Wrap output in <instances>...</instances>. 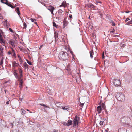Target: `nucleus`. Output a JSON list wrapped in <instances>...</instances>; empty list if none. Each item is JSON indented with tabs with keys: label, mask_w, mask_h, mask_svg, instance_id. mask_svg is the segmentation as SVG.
I'll return each instance as SVG.
<instances>
[{
	"label": "nucleus",
	"mask_w": 132,
	"mask_h": 132,
	"mask_svg": "<svg viewBox=\"0 0 132 132\" xmlns=\"http://www.w3.org/2000/svg\"><path fill=\"white\" fill-rule=\"evenodd\" d=\"M62 109L63 110H66L67 111H68L69 109V107L68 106H66L65 107H63Z\"/></svg>",
	"instance_id": "25"
},
{
	"label": "nucleus",
	"mask_w": 132,
	"mask_h": 132,
	"mask_svg": "<svg viewBox=\"0 0 132 132\" xmlns=\"http://www.w3.org/2000/svg\"><path fill=\"white\" fill-rule=\"evenodd\" d=\"M22 86H19V87H20V88L21 89L22 88Z\"/></svg>",
	"instance_id": "63"
},
{
	"label": "nucleus",
	"mask_w": 132,
	"mask_h": 132,
	"mask_svg": "<svg viewBox=\"0 0 132 132\" xmlns=\"http://www.w3.org/2000/svg\"><path fill=\"white\" fill-rule=\"evenodd\" d=\"M125 46V44H123V45H121V47H124Z\"/></svg>",
	"instance_id": "57"
},
{
	"label": "nucleus",
	"mask_w": 132,
	"mask_h": 132,
	"mask_svg": "<svg viewBox=\"0 0 132 132\" xmlns=\"http://www.w3.org/2000/svg\"><path fill=\"white\" fill-rule=\"evenodd\" d=\"M61 103L58 102L56 103V105L59 108H61L62 107L61 106Z\"/></svg>",
	"instance_id": "27"
},
{
	"label": "nucleus",
	"mask_w": 132,
	"mask_h": 132,
	"mask_svg": "<svg viewBox=\"0 0 132 132\" xmlns=\"http://www.w3.org/2000/svg\"><path fill=\"white\" fill-rule=\"evenodd\" d=\"M115 32V30L114 29H113L112 31H110V33H113Z\"/></svg>",
	"instance_id": "44"
},
{
	"label": "nucleus",
	"mask_w": 132,
	"mask_h": 132,
	"mask_svg": "<svg viewBox=\"0 0 132 132\" xmlns=\"http://www.w3.org/2000/svg\"><path fill=\"white\" fill-rule=\"evenodd\" d=\"M84 104V103H81L80 104V106H81L82 108H83Z\"/></svg>",
	"instance_id": "48"
},
{
	"label": "nucleus",
	"mask_w": 132,
	"mask_h": 132,
	"mask_svg": "<svg viewBox=\"0 0 132 132\" xmlns=\"http://www.w3.org/2000/svg\"><path fill=\"white\" fill-rule=\"evenodd\" d=\"M98 1H96L95 2V3L97 4V5H98Z\"/></svg>",
	"instance_id": "53"
},
{
	"label": "nucleus",
	"mask_w": 132,
	"mask_h": 132,
	"mask_svg": "<svg viewBox=\"0 0 132 132\" xmlns=\"http://www.w3.org/2000/svg\"><path fill=\"white\" fill-rule=\"evenodd\" d=\"M20 50L21 51H23V49L22 48H20Z\"/></svg>",
	"instance_id": "62"
},
{
	"label": "nucleus",
	"mask_w": 132,
	"mask_h": 132,
	"mask_svg": "<svg viewBox=\"0 0 132 132\" xmlns=\"http://www.w3.org/2000/svg\"><path fill=\"white\" fill-rule=\"evenodd\" d=\"M18 71H19V75H23L22 73L23 71L20 68L18 69Z\"/></svg>",
	"instance_id": "17"
},
{
	"label": "nucleus",
	"mask_w": 132,
	"mask_h": 132,
	"mask_svg": "<svg viewBox=\"0 0 132 132\" xmlns=\"http://www.w3.org/2000/svg\"><path fill=\"white\" fill-rule=\"evenodd\" d=\"M9 43L13 47H15V43L14 41L13 40H10L9 42Z\"/></svg>",
	"instance_id": "10"
},
{
	"label": "nucleus",
	"mask_w": 132,
	"mask_h": 132,
	"mask_svg": "<svg viewBox=\"0 0 132 132\" xmlns=\"http://www.w3.org/2000/svg\"><path fill=\"white\" fill-rule=\"evenodd\" d=\"M18 56L19 58V60L20 62V64H22L23 62V61L19 55H18Z\"/></svg>",
	"instance_id": "15"
},
{
	"label": "nucleus",
	"mask_w": 132,
	"mask_h": 132,
	"mask_svg": "<svg viewBox=\"0 0 132 132\" xmlns=\"http://www.w3.org/2000/svg\"><path fill=\"white\" fill-rule=\"evenodd\" d=\"M47 9L49 10L52 14V16L54 15L53 11L55 9L54 7L51 5L48 6H46Z\"/></svg>",
	"instance_id": "5"
},
{
	"label": "nucleus",
	"mask_w": 132,
	"mask_h": 132,
	"mask_svg": "<svg viewBox=\"0 0 132 132\" xmlns=\"http://www.w3.org/2000/svg\"><path fill=\"white\" fill-rule=\"evenodd\" d=\"M67 23L66 21H63V28H64L67 25Z\"/></svg>",
	"instance_id": "28"
},
{
	"label": "nucleus",
	"mask_w": 132,
	"mask_h": 132,
	"mask_svg": "<svg viewBox=\"0 0 132 132\" xmlns=\"http://www.w3.org/2000/svg\"><path fill=\"white\" fill-rule=\"evenodd\" d=\"M91 8H92L93 10H96V6H94L93 4H92Z\"/></svg>",
	"instance_id": "35"
},
{
	"label": "nucleus",
	"mask_w": 132,
	"mask_h": 132,
	"mask_svg": "<svg viewBox=\"0 0 132 132\" xmlns=\"http://www.w3.org/2000/svg\"><path fill=\"white\" fill-rule=\"evenodd\" d=\"M26 61L27 62V63L30 65H31L32 64V63L31 62L29 61L28 60H26Z\"/></svg>",
	"instance_id": "39"
},
{
	"label": "nucleus",
	"mask_w": 132,
	"mask_h": 132,
	"mask_svg": "<svg viewBox=\"0 0 132 132\" xmlns=\"http://www.w3.org/2000/svg\"><path fill=\"white\" fill-rule=\"evenodd\" d=\"M23 26H24V27L23 28L24 29H26L27 27V24L25 22H24L23 23Z\"/></svg>",
	"instance_id": "34"
},
{
	"label": "nucleus",
	"mask_w": 132,
	"mask_h": 132,
	"mask_svg": "<svg viewBox=\"0 0 132 132\" xmlns=\"http://www.w3.org/2000/svg\"><path fill=\"white\" fill-rule=\"evenodd\" d=\"M104 122V121H101L100 122V125H103V123Z\"/></svg>",
	"instance_id": "43"
},
{
	"label": "nucleus",
	"mask_w": 132,
	"mask_h": 132,
	"mask_svg": "<svg viewBox=\"0 0 132 132\" xmlns=\"http://www.w3.org/2000/svg\"><path fill=\"white\" fill-rule=\"evenodd\" d=\"M19 65V64L18 63H17L16 61H14L12 64L13 68V69H15V68L18 66Z\"/></svg>",
	"instance_id": "11"
},
{
	"label": "nucleus",
	"mask_w": 132,
	"mask_h": 132,
	"mask_svg": "<svg viewBox=\"0 0 132 132\" xmlns=\"http://www.w3.org/2000/svg\"><path fill=\"white\" fill-rule=\"evenodd\" d=\"M19 85L22 86L23 85V81H20Z\"/></svg>",
	"instance_id": "40"
},
{
	"label": "nucleus",
	"mask_w": 132,
	"mask_h": 132,
	"mask_svg": "<svg viewBox=\"0 0 132 132\" xmlns=\"http://www.w3.org/2000/svg\"><path fill=\"white\" fill-rule=\"evenodd\" d=\"M123 109V108L122 106H120L118 109V111L120 112H122Z\"/></svg>",
	"instance_id": "23"
},
{
	"label": "nucleus",
	"mask_w": 132,
	"mask_h": 132,
	"mask_svg": "<svg viewBox=\"0 0 132 132\" xmlns=\"http://www.w3.org/2000/svg\"><path fill=\"white\" fill-rule=\"evenodd\" d=\"M0 43L2 45H5V41L3 39V38L1 34H0Z\"/></svg>",
	"instance_id": "9"
},
{
	"label": "nucleus",
	"mask_w": 132,
	"mask_h": 132,
	"mask_svg": "<svg viewBox=\"0 0 132 132\" xmlns=\"http://www.w3.org/2000/svg\"><path fill=\"white\" fill-rule=\"evenodd\" d=\"M58 57L60 59L65 60L68 58V55L67 53L61 52L59 54Z\"/></svg>",
	"instance_id": "1"
},
{
	"label": "nucleus",
	"mask_w": 132,
	"mask_h": 132,
	"mask_svg": "<svg viewBox=\"0 0 132 132\" xmlns=\"http://www.w3.org/2000/svg\"><path fill=\"white\" fill-rule=\"evenodd\" d=\"M15 10L18 15H19L20 14V13L19 7H17L16 9H15Z\"/></svg>",
	"instance_id": "24"
},
{
	"label": "nucleus",
	"mask_w": 132,
	"mask_h": 132,
	"mask_svg": "<svg viewBox=\"0 0 132 132\" xmlns=\"http://www.w3.org/2000/svg\"><path fill=\"white\" fill-rule=\"evenodd\" d=\"M101 105L102 108L104 109L105 107V105L103 103H102L101 104Z\"/></svg>",
	"instance_id": "38"
},
{
	"label": "nucleus",
	"mask_w": 132,
	"mask_h": 132,
	"mask_svg": "<svg viewBox=\"0 0 132 132\" xmlns=\"http://www.w3.org/2000/svg\"><path fill=\"white\" fill-rule=\"evenodd\" d=\"M53 26H54L56 28H57L58 26L56 24L55 22H53Z\"/></svg>",
	"instance_id": "37"
},
{
	"label": "nucleus",
	"mask_w": 132,
	"mask_h": 132,
	"mask_svg": "<svg viewBox=\"0 0 132 132\" xmlns=\"http://www.w3.org/2000/svg\"><path fill=\"white\" fill-rule=\"evenodd\" d=\"M114 85L116 86H118L120 85L121 84V82L120 80L118 78L114 79Z\"/></svg>",
	"instance_id": "8"
},
{
	"label": "nucleus",
	"mask_w": 132,
	"mask_h": 132,
	"mask_svg": "<svg viewBox=\"0 0 132 132\" xmlns=\"http://www.w3.org/2000/svg\"><path fill=\"white\" fill-rule=\"evenodd\" d=\"M23 75H19V76H18V77H16V78L19 81H23Z\"/></svg>",
	"instance_id": "12"
},
{
	"label": "nucleus",
	"mask_w": 132,
	"mask_h": 132,
	"mask_svg": "<svg viewBox=\"0 0 132 132\" xmlns=\"http://www.w3.org/2000/svg\"><path fill=\"white\" fill-rule=\"evenodd\" d=\"M6 47L5 45H0V57L4 56V51L5 47Z\"/></svg>",
	"instance_id": "4"
},
{
	"label": "nucleus",
	"mask_w": 132,
	"mask_h": 132,
	"mask_svg": "<svg viewBox=\"0 0 132 132\" xmlns=\"http://www.w3.org/2000/svg\"><path fill=\"white\" fill-rule=\"evenodd\" d=\"M4 57H2L1 58V61H0V64L1 65H2L3 64V60H4Z\"/></svg>",
	"instance_id": "29"
},
{
	"label": "nucleus",
	"mask_w": 132,
	"mask_h": 132,
	"mask_svg": "<svg viewBox=\"0 0 132 132\" xmlns=\"http://www.w3.org/2000/svg\"><path fill=\"white\" fill-rule=\"evenodd\" d=\"M63 124L65 126H68V125L67 123L66 122H64L63 123Z\"/></svg>",
	"instance_id": "46"
},
{
	"label": "nucleus",
	"mask_w": 132,
	"mask_h": 132,
	"mask_svg": "<svg viewBox=\"0 0 132 132\" xmlns=\"http://www.w3.org/2000/svg\"><path fill=\"white\" fill-rule=\"evenodd\" d=\"M1 2L4 4H6L8 2L7 0H1Z\"/></svg>",
	"instance_id": "26"
},
{
	"label": "nucleus",
	"mask_w": 132,
	"mask_h": 132,
	"mask_svg": "<svg viewBox=\"0 0 132 132\" xmlns=\"http://www.w3.org/2000/svg\"><path fill=\"white\" fill-rule=\"evenodd\" d=\"M79 117H78L77 116H75L73 122L74 126H75L76 125H78V122H79Z\"/></svg>",
	"instance_id": "6"
},
{
	"label": "nucleus",
	"mask_w": 132,
	"mask_h": 132,
	"mask_svg": "<svg viewBox=\"0 0 132 132\" xmlns=\"http://www.w3.org/2000/svg\"><path fill=\"white\" fill-rule=\"evenodd\" d=\"M104 53L103 52L102 54V58L103 59L104 58Z\"/></svg>",
	"instance_id": "47"
},
{
	"label": "nucleus",
	"mask_w": 132,
	"mask_h": 132,
	"mask_svg": "<svg viewBox=\"0 0 132 132\" xmlns=\"http://www.w3.org/2000/svg\"><path fill=\"white\" fill-rule=\"evenodd\" d=\"M73 121L71 120H68L67 121V123L68 125V126H69L70 125H71Z\"/></svg>",
	"instance_id": "19"
},
{
	"label": "nucleus",
	"mask_w": 132,
	"mask_h": 132,
	"mask_svg": "<svg viewBox=\"0 0 132 132\" xmlns=\"http://www.w3.org/2000/svg\"><path fill=\"white\" fill-rule=\"evenodd\" d=\"M26 111L24 109H21V113L22 114H24L25 113Z\"/></svg>",
	"instance_id": "33"
},
{
	"label": "nucleus",
	"mask_w": 132,
	"mask_h": 132,
	"mask_svg": "<svg viewBox=\"0 0 132 132\" xmlns=\"http://www.w3.org/2000/svg\"><path fill=\"white\" fill-rule=\"evenodd\" d=\"M2 18L1 15V14H0V19H1Z\"/></svg>",
	"instance_id": "64"
},
{
	"label": "nucleus",
	"mask_w": 132,
	"mask_h": 132,
	"mask_svg": "<svg viewBox=\"0 0 132 132\" xmlns=\"http://www.w3.org/2000/svg\"><path fill=\"white\" fill-rule=\"evenodd\" d=\"M3 22L4 25L8 28L10 26V24L9 23H8L7 21V20L4 21H3Z\"/></svg>",
	"instance_id": "14"
},
{
	"label": "nucleus",
	"mask_w": 132,
	"mask_h": 132,
	"mask_svg": "<svg viewBox=\"0 0 132 132\" xmlns=\"http://www.w3.org/2000/svg\"><path fill=\"white\" fill-rule=\"evenodd\" d=\"M119 101H123L125 99V95L122 94H120L119 93H117L115 95Z\"/></svg>",
	"instance_id": "2"
},
{
	"label": "nucleus",
	"mask_w": 132,
	"mask_h": 132,
	"mask_svg": "<svg viewBox=\"0 0 132 132\" xmlns=\"http://www.w3.org/2000/svg\"><path fill=\"white\" fill-rule=\"evenodd\" d=\"M90 57L92 58L93 57L94 55V52L93 50H91L90 52Z\"/></svg>",
	"instance_id": "21"
},
{
	"label": "nucleus",
	"mask_w": 132,
	"mask_h": 132,
	"mask_svg": "<svg viewBox=\"0 0 132 132\" xmlns=\"http://www.w3.org/2000/svg\"><path fill=\"white\" fill-rule=\"evenodd\" d=\"M130 11H125V12L126 13H129V12H130Z\"/></svg>",
	"instance_id": "61"
},
{
	"label": "nucleus",
	"mask_w": 132,
	"mask_h": 132,
	"mask_svg": "<svg viewBox=\"0 0 132 132\" xmlns=\"http://www.w3.org/2000/svg\"><path fill=\"white\" fill-rule=\"evenodd\" d=\"M12 132H18V131L17 130H13V131Z\"/></svg>",
	"instance_id": "60"
},
{
	"label": "nucleus",
	"mask_w": 132,
	"mask_h": 132,
	"mask_svg": "<svg viewBox=\"0 0 132 132\" xmlns=\"http://www.w3.org/2000/svg\"><path fill=\"white\" fill-rule=\"evenodd\" d=\"M53 132H58V130L55 129H54L53 131Z\"/></svg>",
	"instance_id": "51"
},
{
	"label": "nucleus",
	"mask_w": 132,
	"mask_h": 132,
	"mask_svg": "<svg viewBox=\"0 0 132 132\" xmlns=\"http://www.w3.org/2000/svg\"><path fill=\"white\" fill-rule=\"evenodd\" d=\"M66 6V3L65 2L63 1L61 5L60 6V7L63 6L64 7H65Z\"/></svg>",
	"instance_id": "22"
},
{
	"label": "nucleus",
	"mask_w": 132,
	"mask_h": 132,
	"mask_svg": "<svg viewBox=\"0 0 132 132\" xmlns=\"http://www.w3.org/2000/svg\"><path fill=\"white\" fill-rule=\"evenodd\" d=\"M63 11L61 10H60L58 11V13L59 14V15L56 16V18L58 20H61L63 18V15L61 14V13L63 12Z\"/></svg>",
	"instance_id": "7"
},
{
	"label": "nucleus",
	"mask_w": 132,
	"mask_h": 132,
	"mask_svg": "<svg viewBox=\"0 0 132 132\" xmlns=\"http://www.w3.org/2000/svg\"><path fill=\"white\" fill-rule=\"evenodd\" d=\"M14 75L15 77L16 78V77H18V73H17V70H15V69H14Z\"/></svg>",
	"instance_id": "18"
},
{
	"label": "nucleus",
	"mask_w": 132,
	"mask_h": 132,
	"mask_svg": "<svg viewBox=\"0 0 132 132\" xmlns=\"http://www.w3.org/2000/svg\"><path fill=\"white\" fill-rule=\"evenodd\" d=\"M37 127H40V125L39 123H37Z\"/></svg>",
	"instance_id": "45"
},
{
	"label": "nucleus",
	"mask_w": 132,
	"mask_h": 132,
	"mask_svg": "<svg viewBox=\"0 0 132 132\" xmlns=\"http://www.w3.org/2000/svg\"><path fill=\"white\" fill-rule=\"evenodd\" d=\"M129 119L127 117H124L122 118L121 120V123L125 124H127Z\"/></svg>",
	"instance_id": "3"
},
{
	"label": "nucleus",
	"mask_w": 132,
	"mask_h": 132,
	"mask_svg": "<svg viewBox=\"0 0 132 132\" xmlns=\"http://www.w3.org/2000/svg\"><path fill=\"white\" fill-rule=\"evenodd\" d=\"M97 111L98 112V114L100 113L102 111V108L101 106V105H100L97 107Z\"/></svg>",
	"instance_id": "13"
},
{
	"label": "nucleus",
	"mask_w": 132,
	"mask_h": 132,
	"mask_svg": "<svg viewBox=\"0 0 132 132\" xmlns=\"http://www.w3.org/2000/svg\"><path fill=\"white\" fill-rule=\"evenodd\" d=\"M112 25L113 26H115V23L113 21H112Z\"/></svg>",
	"instance_id": "55"
},
{
	"label": "nucleus",
	"mask_w": 132,
	"mask_h": 132,
	"mask_svg": "<svg viewBox=\"0 0 132 132\" xmlns=\"http://www.w3.org/2000/svg\"><path fill=\"white\" fill-rule=\"evenodd\" d=\"M23 65L25 69H26L27 68H28V65L27 64L26 62H25L23 64Z\"/></svg>",
	"instance_id": "31"
},
{
	"label": "nucleus",
	"mask_w": 132,
	"mask_h": 132,
	"mask_svg": "<svg viewBox=\"0 0 132 132\" xmlns=\"http://www.w3.org/2000/svg\"><path fill=\"white\" fill-rule=\"evenodd\" d=\"M40 105L41 106H43L45 107H46V108H48V107L47 106H46L45 105V104H40Z\"/></svg>",
	"instance_id": "41"
},
{
	"label": "nucleus",
	"mask_w": 132,
	"mask_h": 132,
	"mask_svg": "<svg viewBox=\"0 0 132 132\" xmlns=\"http://www.w3.org/2000/svg\"><path fill=\"white\" fill-rule=\"evenodd\" d=\"M69 17L70 18H72V16L71 15H70L69 16Z\"/></svg>",
	"instance_id": "59"
},
{
	"label": "nucleus",
	"mask_w": 132,
	"mask_h": 132,
	"mask_svg": "<svg viewBox=\"0 0 132 132\" xmlns=\"http://www.w3.org/2000/svg\"><path fill=\"white\" fill-rule=\"evenodd\" d=\"M130 20V19L129 18H127L126 19V20H125V22H127L129 20Z\"/></svg>",
	"instance_id": "49"
},
{
	"label": "nucleus",
	"mask_w": 132,
	"mask_h": 132,
	"mask_svg": "<svg viewBox=\"0 0 132 132\" xmlns=\"http://www.w3.org/2000/svg\"><path fill=\"white\" fill-rule=\"evenodd\" d=\"M8 54L9 55L11 54H12V51H9L8 52Z\"/></svg>",
	"instance_id": "50"
},
{
	"label": "nucleus",
	"mask_w": 132,
	"mask_h": 132,
	"mask_svg": "<svg viewBox=\"0 0 132 132\" xmlns=\"http://www.w3.org/2000/svg\"><path fill=\"white\" fill-rule=\"evenodd\" d=\"M11 48V51H12V54H13V56H14V57H15L16 54L15 53L14 50L12 48Z\"/></svg>",
	"instance_id": "16"
},
{
	"label": "nucleus",
	"mask_w": 132,
	"mask_h": 132,
	"mask_svg": "<svg viewBox=\"0 0 132 132\" xmlns=\"http://www.w3.org/2000/svg\"><path fill=\"white\" fill-rule=\"evenodd\" d=\"M8 6H9L11 7L12 8H14L15 7V6H13L10 3H8L7 2V3L6 4Z\"/></svg>",
	"instance_id": "20"
},
{
	"label": "nucleus",
	"mask_w": 132,
	"mask_h": 132,
	"mask_svg": "<svg viewBox=\"0 0 132 132\" xmlns=\"http://www.w3.org/2000/svg\"><path fill=\"white\" fill-rule=\"evenodd\" d=\"M128 23L129 24H132V20H131L130 21L128 22Z\"/></svg>",
	"instance_id": "52"
},
{
	"label": "nucleus",
	"mask_w": 132,
	"mask_h": 132,
	"mask_svg": "<svg viewBox=\"0 0 132 132\" xmlns=\"http://www.w3.org/2000/svg\"><path fill=\"white\" fill-rule=\"evenodd\" d=\"M9 101H10V100H9V101H8L6 102V104H9Z\"/></svg>",
	"instance_id": "54"
},
{
	"label": "nucleus",
	"mask_w": 132,
	"mask_h": 132,
	"mask_svg": "<svg viewBox=\"0 0 132 132\" xmlns=\"http://www.w3.org/2000/svg\"><path fill=\"white\" fill-rule=\"evenodd\" d=\"M92 4L90 3L87 5V6L88 7L90 8L91 9V7H92Z\"/></svg>",
	"instance_id": "36"
},
{
	"label": "nucleus",
	"mask_w": 132,
	"mask_h": 132,
	"mask_svg": "<svg viewBox=\"0 0 132 132\" xmlns=\"http://www.w3.org/2000/svg\"><path fill=\"white\" fill-rule=\"evenodd\" d=\"M70 53L72 54V55L73 56V52L71 51H70Z\"/></svg>",
	"instance_id": "56"
},
{
	"label": "nucleus",
	"mask_w": 132,
	"mask_h": 132,
	"mask_svg": "<svg viewBox=\"0 0 132 132\" xmlns=\"http://www.w3.org/2000/svg\"><path fill=\"white\" fill-rule=\"evenodd\" d=\"M112 36L113 37H116V36H117V35H112Z\"/></svg>",
	"instance_id": "58"
},
{
	"label": "nucleus",
	"mask_w": 132,
	"mask_h": 132,
	"mask_svg": "<svg viewBox=\"0 0 132 132\" xmlns=\"http://www.w3.org/2000/svg\"><path fill=\"white\" fill-rule=\"evenodd\" d=\"M54 37L55 39V41L56 40L58 39V35L57 34H55Z\"/></svg>",
	"instance_id": "30"
},
{
	"label": "nucleus",
	"mask_w": 132,
	"mask_h": 132,
	"mask_svg": "<svg viewBox=\"0 0 132 132\" xmlns=\"http://www.w3.org/2000/svg\"><path fill=\"white\" fill-rule=\"evenodd\" d=\"M9 30L12 33H14L12 29L11 28H9Z\"/></svg>",
	"instance_id": "42"
},
{
	"label": "nucleus",
	"mask_w": 132,
	"mask_h": 132,
	"mask_svg": "<svg viewBox=\"0 0 132 132\" xmlns=\"http://www.w3.org/2000/svg\"><path fill=\"white\" fill-rule=\"evenodd\" d=\"M31 20V21L32 22H34L35 23V24H37V23L36 22V20L35 19H34L33 18H31L30 19Z\"/></svg>",
	"instance_id": "32"
}]
</instances>
